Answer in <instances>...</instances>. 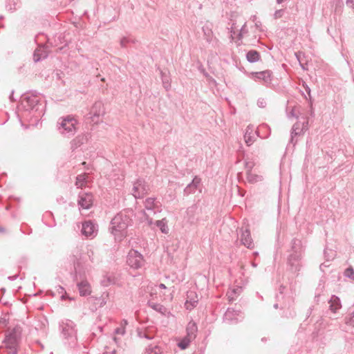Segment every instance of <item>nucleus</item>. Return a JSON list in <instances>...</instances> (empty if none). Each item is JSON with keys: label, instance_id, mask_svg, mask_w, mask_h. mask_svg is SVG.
<instances>
[{"label": "nucleus", "instance_id": "obj_1", "mask_svg": "<svg viewBox=\"0 0 354 354\" xmlns=\"http://www.w3.org/2000/svg\"><path fill=\"white\" fill-rule=\"evenodd\" d=\"M68 261L73 264L76 279L80 280L77 284L80 295L82 297L90 295L91 287L86 279V274L88 272L91 266L86 263L85 257L77 248L69 256Z\"/></svg>", "mask_w": 354, "mask_h": 354}, {"label": "nucleus", "instance_id": "obj_2", "mask_svg": "<svg viewBox=\"0 0 354 354\" xmlns=\"http://www.w3.org/2000/svg\"><path fill=\"white\" fill-rule=\"evenodd\" d=\"M132 210H123L112 218L109 230L115 241H121L127 236V228L131 224Z\"/></svg>", "mask_w": 354, "mask_h": 354}, {"label": "nucleus", "instance_id": "obj_3", "mask_svg": "<svg viewBox=\"0 0 354 354\" xmlns=\"http://www.w3.org/2000/svg\"><path fill=\"white\" fill-rule=\"evenodd\" d=\"M40 100L41 97L35 91L28 92L23 95L21 104L18 107V111L19 112L18 116L21 118L28 113L38 111L39 106H41L39 104Z\"/></svg>", "mask_w": 354, "mask_h": 354}, {"label": "nucleus", "instance_id": "obj_4", "mask_svg": "<svg viewBox=\"0 0 354 354\" xmlns=\"http://www.w3.org/2000/svg\"><path fill=\"white\" fill-rule=\"evenodd\" d=\"M59 326L64 344L71 348L75 347L77 344L75 324L70 319H64L59 322Z\"/></svg>", "mask_w": 354, "mask_h": 354}, {"label": "nucleus", "instance_id": "obj_5", "mask_svg": "<svg viewBox=\"0 0 354 354\" xmlns=\"http://www.w3.org/2000/svg\"><path fill=\"white\" fill-rule=\"evenodd\" d=\"M78 122L77 119L71 115L61 117L57 122V129L63 136L71 138L77 131Z\"/></svg>", "mask_w": 354, "mask_h": 354}, {"label": "nucleus", "instance_id": "obj_6", "mask_svg": "<svg viewBox=\"0 0 354 354\" xmlns=\"http://www.w3.org/2000/svg\"><path fill=\"white\" fill-rule=\"evenodd\" d=\"M250 77L257 82H259L266 87H270L272 81V72L270 70H266L259 72H252L250 73Z\"/></svg>", "mask_w": 354, "mask_h": 354}, {"label": "nucleus", "instance_id": "obj_7", "mask_svg": "<svg viewBox=\"0 0 354 354\" xmlns=\"http://www.w3.org/2000/svg\"><path fill=\"white\" fill-rule=\"evenodd\" d=\"M104 113L105 111L102 102L98 101L93 104L88 113V116L91 122L97 124L102 120Z\"/></svg>", "mask_w": 354, "mask_h": 354}, {"label": "nucleus", "instance_id": "obj_8", "mask_svg": "<svg viewBox=\"0 0 354 354\" xmlns=\"http://www.w3.org/2000/svg\"><path fill=\"white\" fill-rule=\"evenodd\" d=\"M145 210L143 211V214L145 219L148 221L149 225L152 223V218L151 216L159 212V207L156 203V198H147L144 202Z\"/></svg>", "mask_w": 354, "mask_h": 354}, {"label": "nucleus", "instance_id": "obj_9", "mask_svg": "<svg viewBox=\"0 0 354 354\" xmlns=\"http://www.w3.org/2000/svg\"><path fill=\"white\" fill-rule=\"evenodd\" d=\"M308 118H303L302 122L299 121L296 122L292 127L290 142L295 145L297 142V141H294L295 137L304 133V132L308 129Z\"/></svg>", "mask_w": 354, "mask_h": 354}, {"label": "nucleus", "instance_id": "obj_10", "mask_svg": "<svg viewBox=\"0 0 354 354\" xmlns=\"http://www.w3.org/2000/svg\"><path fill=\"white\" fill-rule=\"evenodd\" d=\"M213 25L207 22L202 28L203 32L204 39L213 47H216L218 45V39L214 36L212 31Z\"/></svg>", "mask_w": 354, "mask_h": 354}, {"label": "nucleus", "instance_id": "obj_11", "mask_svg": "<svg viewBox=\"0 0 354 354\" xmlns=\"http://www.w3.org/2000/svg\"><path fill=\"white\" fill-rule=\"evenodd\" d=\"M303 257L290 254L288 257V270L293 274L298 275L302 267L301 259Z\"/></svg>", "mask_w": 354, "mask_h": 354}, {"label": "nucleus", "instance_id": "obj_12", "mask_svg": "<svg viewBox=\"0 0 354 354\" xmlns=\"http://www.w3.org/2000/svg\"><path fill=\"white\" fill-rule=\"evenodd\" d=\"M149 190V185L142 179L134 182V198H142Z\"/></svg>", "mask_w": 354, "mask_h": 354}, {"label": "nucleus", "instance_id": "obj_13", "mask_svg": "<svg viewBox=\"0 0 354 354\" xmlns=\"http://www.w3.org/2000/svg\"><path fill=\"white\" fill-rule=\"evenodd\" d=\"M93 195L91 193L80 192L78 195V205L80 208L88 209L93 205Z\"/></svg>", "mask_w": 354, "mask_h": 354}, {"label": "nucleus", "instance_id": "obj_14", "mask_svg": "<svg viewBox=\"0 0 354 354\" xmlns=\"http://www.w3.org/2000/svg\"><path fill=\"white\" fill-rule=\"evenodd\" d=\"M241 317V312L236 310L234 308H228L224 314V322L227 324H236L239 322V318Z\"/></svg>", "mask_w": 354, "mask_h": 354}, {"label": "nucleus", "instance_id": "obj_15", "mask_svg": "<svg viewBox=\"0 0 354 354\" xmlns=\"http://www.w3.org/2000/svg\"><path fill=\"white\" fill-rule=\"evenodd\" d=\"M82 233L87 238H93L97 234V226L91 221H85L82 223Z\"/></svg>", "mask_w": 354, "mask_h": 354}, {"label": "nucleus", "instance_id": "obj_16", "mask_svg": "<svg viewBox=\"0 0 354 354\" xmlns=\"http://www.w3.org/2000/svg\"><path fill=\"white\" fill-rule=\"evenodd\" d=\"M241 243L249 249L254 248V245L251 237L250 231L248 227H243L240 230Z\"/></svg>", "mask_w": 354, "mask_h": 354}, {"label": "nucleus", "instance_id": "obj_17", "mask_svg": "<svg viewBox=\"0 0 354 354\" xmlns=\"http://www.w3.org/2000/svg\"><path fill=\"white\" fill-rule=\"evenodd\" d=\"M292 247L290 254H296L297 256H304L305 248L300 239H293L292 240Z\"/></svg>", "mask_w": 354, "mask_h": 354}, {"label": "nucleus", "instance_id": "obj_18", "mask_svg": "<svg viewBox=\"0 0 354 354\" xmlns=\"http://www.w3.org/2000/svg\"><path fill=\"white\" fill-rule=\"evenodd\" d=\"M243 291V287L241 286H234L229 288L226 296L230 302L234 301Z\"/></svg>", "mask_w": 354, "mask_h": 354}, {"label": "nucleus", "instance_id": "obj_19", "mask_svg": "<svg viewBox=\"0 0 354 354\" xmlns=\"http://www.w3.org/2000/svg\"><path fill=\"white\" fill-rule=\"evenodd\" d=\"M48 56V52L46 48L41 46L37 48L33 54V59L35 62H39L43 59L46 58Z\"/></svg>", "mask_w": 354, "mask_h": 354}, {"label": "nucleus", "instance_id": "obj_20", "mask_svg": "<svg viewBox=\"0 0 354 354\" xmlns=\"http://www.w3.org/2000/svg\"><path fill=\"white\" fill-rule=\"evenodd\" d=\"M328 303L330 310L334 313H337L342 308L340 299L335 295H332Z\"/></svg>", "mask_w": 354, "mask_h": 354}, {"label": "nucleus", "instance_id": "obj_21", "mask_svg": "<svg viewBox=\"0 0 354 354\" xmlns=\"http://www.w3.org/2000/svg\"><path fill=\"white\" fill-rule=\"evenodd\" d=\"M198 327L195 322H189L186 328L187 335L185 336L194 340L197 334Z\"/></svg>", "mask_w": 354, "mask_h": 354}, {"label": "nucleus", "instance_id": "obj_22", "mask_svg": "<svg viewBox=\"0 0 354 354\" xmlns=\"http://www.w3.org/2000/svg\"><path fill=\"white\" fill-rule=\"evenodd\" d=\"M254 128L252 126H248L245 135L244 140L248 146H250L255 141V136L253 133Z\"/></svg>", "mask_w": 354, "mask_h": 354}, {"label": "nucleus", "instance_id": "obj_23", "mask_svg": "<svg viewBox=\"0 0 354 354\" xmlns=\"http://www.w3.org/2000/svg\"><path fill=\"white\" fill-rule=\"evenodd\" d=\"M145 261L143 256L134 250V269L141 268L145 265Z\"/></svg>", "mask_w": 354, "mask_h": 354}, {"label": "nucleus", "instance_id": "obj_24", "mask_svg": "<svg viewBox=\"0 0 354 354\" xmlns=\"http://www.w3.org/2000/svg\"><path fill=\"white\" fill-rule=\"evenodd\" d=\"M194 295H195V292H187V299L185 304V308L187 310H192L198 304V299L192 298V296H194Z\"/></svg>", "mask_w": 354, "mask_h": 354}, {"label": "nucleus", "instance_id": "obj_25", "mask_svg": "<svg viewBox=\"0 0 354 354\" xmlns=\"http://www.w3.org/2000/svg\"><path fill=\"white\" fill-rule=\"evenodd\" d=\"M260 53L255 50H250L246 54V59L250 63H255L260 59Z\"/></svg>", "mask_w": 354, "mask_h": 354}, {"label": "nucleus", "instance_id": "obj_26", "mask_svg": "<svg viewBox=\"0 0 354 354\" xmlns=\"http://www.w3.org/2000/svg\"><path fill=\"white\" fill-rule=\"evenodd\" d=\"M149 306L156 311L160 313L162 315H165L167 313V310L162 305L154 303L153 301H148Z\"/></svg>", "mask_w": 354, "mask_h": 354}, {"label": "nucleus", "instance_id": "obj_27", "mask_svg": "<svg viewBox=\"0 0 354 354\" xmlns=\"http://www.w3.org/2000/svg\"><path fill=\"white\" fill-rule=\"evenodd\" d=\"M87 174H80L76 177L75 185L77 188H82L87 183Z\"/></svg>", "mask_w": 354, "mask_h": 354}, {"label": "nucleus", "instance_id": "obj_28", "mask_svg": "<svg viewBox=\"0 0 354 354\" xmlns=\"http://www.w3.org/2000/svg\"><path fill=\"white\" fill-rule=\"evenodd\" d=\"M301 86L304 88L305 91L307 93V94L309 97L308 98H307V97H305L309 102V104L310 106V115H313L314 114V111L313 109V100H312V97L310 95V88L304 81H302Z\"/></svg>", "mask_w": 354, "mask_h": 354}, {"label": "nucleus", "instance_id": "obj_29", "mask_svg": "<svg viewBox=\"0 0 354 354\" xmlns=\"http://www.w3.org/2000/svg\"><path fill=\"white\" fill-rule=\"evenodd\" d=\"M162 85L166 90H169L171 87L170 77L165 71H160Z\"/></svg>", "mask_w": 354, "mask_h": 354}, {"label": "nucleus", "instance_id": "obj_30", "mask_svg": "<svg viewBox=\"0 0 354 354\" xmlns=\"http://www.w3.org/2000/svg\"><path fill=\"white\" fill-rule=\"evenodd\" d=\"M137 335L140 338H145L148 340L152 339L153 338V335L151 334L146 329L137 328Z\"/></svg>", "mask_w": 354, "mask_h": 354}, {"label": "nucleus", "instance_id": "obj_31", "mask_svg": "<svg viewBox=\"0 0 354 354\" xmlns=\"http://www.w3.org/2000/svg\"><path fill=\"white\" fill-rule=\"evenodd\" d=\"M246 177L250 183H255L262 180L261 176L252 174V171H247Z\"/></svg>", "mask_w": 354, "mask_h": 354}, {"label": "nucleus", "instance_id": "obj_32", "mask_svg": "<svg viewBox=\"0 0 354 354\" xmlns=\"http://www.w3.org/2000/svg\"><path fill=\"white\" fill-rule=\"evenodd\" d=\"M192 341V339L189 338L187 336H185L184 337L180 339L177 345L181 350H185L189 346Z\"/></svg>", "mask_w": 354, "mask_h": 354}, {"label": "nucleus", "instance_id": "obj_33", "mask_svg": "<svg viewBox=\"0 0 354 354\" xmlns=\"http://www.w3.org/2000/svg\"><path fill=\"white\" fill-rule=\"evenodd\" d=\"M197 210V207L196 205H192L187 208V215L188 216V221L191 223H194L195 218H194V214L196 213Z\"/></svg>", "mask_w": 354, "mask_h": 354}, {"label": "nucleus", "instance_id": "obj_34", "mask_svg": "<svg viewBox=\"0 0 354 354\" xmlns=\"http://www.w3.org/2000/svg\"><path fill=\"white\" fill-rule=\"evenodd\" d=\"M19 4V0H7L6 6L8 10L13 11L17 9Z\"/></svg>", "mask_w": 354, "mask_h": 354}, {"label": "nucleus", "instance_id": "obj_35", "mask_svg": "<svg viewBox=\"0 0 354 354\" xmlns=\"http://www.w3.org/2000/svg\"><path fill=\"white\" fill-rule=\"evenodd\" d=\"M156 225L160 228V231L163 234H167L168 233V227L167 225V222L165 219L158 220L156 221Z\"/></svg>", "mask_w": 354, "mask_h": 354}, {"label": "nucleus", "instance_id": "obj_36", "mask_svg": "<svg viewBox=\"0 0 354 354\" xmlns=\"http://www.w3.org/2000/svg\"><path fill=\"white\" fill-rule=\"evenodd\" d=\"M84 138L82 136H77L75 139H73L71 142V147L73 151L77 149L78 147L81 146L84 141Z\"/></svg>", "mask_w": 354, "mask_h": 354}, {"label": "nucleus", "instance_id": "obj_37", "mask_svg": "<svg viewBox=\"0 0 354 354\" xmlns=\"http://www.w3.org/2000/svg\"><path fill=\"white\" fill-rule=\"evenodd\" d=\"M145 354H162L161 348L158 346H149L145 351Z\"/></svg>", "mask_w": 354, "mask_h": 354}, {"label": "nucleus", "instance_id": "obj_38", "mask_svg": "<svg viewBox=\"0 0 354 354\" xmlns=\"http://www.w3.org/2000/svg\"><path fill=\"white\" fill-rule=\"evenodd\" d=\"M344 321L347 326L354 327V311L348 313L345 317Z\"/></svg>", "mask_w": 354, "mask_h": 354}, {"label": "nucleus", "instance_id": "obj_39", "mask_svg": "<svg viewBox=\"0 0 354 354\" xmlns=\"http://www.w3.org/2000/svg\"><path fill=\"white\" fill-rule=\"evenodd\" d=\"M299 107L298 106H293L291 109V111L290 112H288L287 113V116L288 118H299Z\"/></svg>", "mask_w": 354, "mask_h": 354}, {"label": "nucleus", "instance_id": "obj_40", "mask_svg": "<svg viewBox=\"0 0 354 354\" xmlns=\"http://www.w3.org/2000/svg\"><path fill=\"white\" fill-rule=\"evenodd\" d=\"M127 324V320H123L122 324H121V326L117 328L115 330V333L120 334V335H124V333H125L124 326H126Z\"/></svg>", "mask_w": 354, "mask_h": 354}, {"label": "nucleus", "instance_id": "obj_41", "mask_svg": "<svg viewBox=\"0 0 354 354\" xmlns=\"http://www.w3.org/2000/svg\"><path fill=\"white\" fill-rule=\"evenodd\" d=\"M246 27H247L246 23H245L243 24V26L241 27L240 32H239V34L237 35L238 40H241L243 37V35L248 33V29Z\"/></svg>", "mask_w": 354, "mask_h": 354}, {"label": "nucleus", "instance_id": "obj_42", "mask_svg": "<svg viewBox=\"0 0 354 354\" xmlns=\"http://www.w3.org/2000/svg\"><path fill=\"white\" fill-rule=\"evenodd\" d=\"M56 290L59 295H60L61 299L64 300L66 297V292L63 287L61 286H57L56 287Z\"/></svg>", "mask_w": 354, "mask_h": 354}, {"label": "nucleus", "instance_id": "obj_43", "mask_svg": "<svg viewBox=\"0 0 354 354\" xmlns=\"http://www.w3.org/2000/svg\"><path fill=\"white\" fill-rule=\"evenodd\" d=\"M196 190V188H195L191 183H189L186 187L184 189V192L185 194L188 195L192 193H194Z\"/></svg>", "mask_w": 354, "mask_h": 354}, {"label": "nucleus", "instance_id": "obj_44", "mask_svg": "<svg viewBox=\"0 0 354 354\" xmlns=\"http://www.w3.org/2000/svg\"><path fill=\"white\" fill-rule=\"evenodd\" d=\"M344 274L346 277L350 278L354 281V270L350 267L345 270Z\"/></svg>", "mask_w": 354, "mask_h": 354}, {"label": "nucleus", "instance_id": "obj_45", "mask_svg": "<svg viewBox=\"0 0 354 354\" xmlns=\"http://www.w3.org/2000/svg\"><path fill=\"white\" fill-rule=\"evenodd\" d=\"M343 2L341 0H339L335 5V12H342L343 10Z\"/></svg>", "mask_w": 354, "mask_h": 354}, {"label": "nucleus", "instance_id": "obj_46", "mask_svg": "<svg viewBox=\"0 0 354 354\" xmlns=\"http://www.w3.org/2000/svg\"><path fill=\"white\" fill-rule=\"evenodd\" d=\"M201 182V179L198 176H196L193 178L192 181L191 182V184H192V185L195 188H196V189H197V187H198V186L200 185Z\"/></svg>", "mask_w": 354, "mask_h": 354}, {"label": "nucleus", "instance_id": "obj_47", "mask_svg": "<svg viewBox=\"0 0 354 354\" xmlns=\"http://www.w3.org/2000/svg\"><path fill=\"white\" fill-rule=\"evenodd\" d=\"M283 14H284V10H283V9L277 10L274 13V18L275 19H280L283 17Z\"/></svg>", "mask_w": 354, "mask_h": 354}, {"label": "nucleus", "instance_id": "obj_48", "mask_svg": "<svg viewBox=\"0 0 354 354\" xmlns=\"http://www.w3.org/2000/svg\"><path fill=\"white\" fill-rule=\"evenodd\" d=\"M257 105L260 108H264L266 107V102L265 100V99L263 98H259L258 100H257Z\"/></svg>", "mask_w": 354, "mask_h": 354}, {"label": "nucleus", "instance_id": "obj_49", "mask_svg": "<svg viewBox=\"0 0 354 354\" xmlns=\"http://www.w3.org/2000/svg\"><path fill=\"white\" fill-rule=\"evenodd\" d=\"M133 250V249H131L129 254H128V256H127V263H128V265L132 268L133 267V259L131 258V251Z\"/></svg>", "mask_w": 354, "mask_h": 354}, {"label": "nucleus", "instance_id": "obj_50", "mask_svg": "<svg viewBox=\"0 0 354 354\" xmlns=\"http://www.w3.org/2000/svg\"><path fill=\"white\" fill-rule=\"evenodd\" d=\"M346 5L348 8L354 11V0H346Z\"/></svg>", "mask_w": 354, "mask_h": 354}, {"label": "nucleus", "instance_id": "obj_51", "mask_svg": "<svg viewBox=\"0 0 354 354\" xmlns=\"http://www.w3.org/2000/svg\"><path fill=\"white\" fill-rule=\"evenodd\" d=\"M269 129V127H268L267 124H262V125H261V126H260V128H259V129H257V131H256L255 133H256L258 136H259V137H260V136H259V131H260V129ZM266 137H267V136H263V138H266ZM261 138H262V137L261 136Z\"/></svg>", "mask_w": 354, "mask_h": 354}, {"label": "nucleus", "instance_id": "obj_52", "mask_svg": "<svg viewBox=\"0 0 354 354\" xmlns=\"http://www.w3.org/2000/svg\"><path fill=\"white\" fill-rule=\"evenodd\" d=\"M253 167V163L247 162H245V168L247 169V171H252V169Z\"/></svg>", "mask_w": 354, "mask_h": 354}, {"label": "nucleus", "instance_id": "obj_53", "mask_svg": "<svg viewBox=\"0 0 354 354\" xmlns=\"http://www.w3.org/2000/svg\"><path fill=\"white\" fill-rule=\"evenodd\" d=\"M111 281V279L109 277H107L106 279L102 281V284L104 286H107L109 285Z\"/></svg>", "mask_w": 354, "mask_h": 354}, {"label": "nucleus", "instance_id": "obj_54", "mask_svg": "<svg viewBox=\"0 0 354 354\" xmlns=\"http://www.w3.org/2000/svg\"><path fill=\"white\" fill-rule=\"evenodd\" d=\"M87 256L89 258L90 261L91 262H93V252L91 250H88V251H87Z\"/></svg>", "mask_w": 354, "mask_h": 354}, {"label": "nucleus", "instance_id": "obj_55", "mask_svg": "<svg viewBox=\"0 0 354 354\" xmlns=\"http://www.w3.org/2000/svg\"><path fill=\"white\" fill-rule=\"evenodd\" d=\"M234 25L233 24L230 28V33H231V37H232V39H233V35L235 34V30H234Z\"/></svg>", "mask_w": 354, "mask_h": 354}, {"label": "nucleus", "instance_id": "obj_56", "mask_svg": "<svg viewBox=\"0 0 354 354\" xmlns=\"http://www.w3.org/2000/svg\"><path fill=\"white\" fill-rule=\"evenodd\" d=\"M126 42H127V39L125 38L122 39L121 40V45L122 46H126Z\"/></svg>", "mask_w": 354, "mask_h": 354}, {"label": "nucleus", "instance_id": "obj_57", "mask_svg": "<svg viewBox=\"0 0 354 354\" xmlns=\"http://www.w3.org/2000/svg\"><path fill=\"white\" fill-rule=\"evenodd\" d=\"M104 354H117L115 350H113L110 352L106 351Z\"/></svg>", "mask_w": 354, "mask_h": 354}, {"label": "nucleus", "instance_id": "obj_58", "mask_svg": "<svg viewBox=\"0 0 354 354\" xmlns=\"http://www.w3.org/2000/svg\"><path fill=\"white\" fill-rule=\"evenodd\" d=\"M17 276H16V275H14V276H10V277H8V279H9V280H11V281H13V280L16 279H17Z\"/></svg>", "mask_w": 354, "mask_h": 354}, {"label": "nucleus", "instance_id": "obj_59", "mask_svg": "<svg viewBox=\"0 0 354 354\" xmlns=\"http://www.w3.org/2000/svg\"><path fill=\"white\" fill-rule=\"evenodd\" d=\"M158 287H159L160 288H161V289H166V288H166V286H165V285L164 283H160V284L158 285Z\"/></svg>", "mask_w": 354, "mask_h": 354}, {"label": "nucleus", "instance_id": "obj_60", "mask_svg": "<svg viewBox=\"0 0 354 354\" xmlns=\"http://www.w3.org/2000/svg\"><path fill=\"white\" fill-rule=\"evenodd\" d=\"M261 26V23L260 21L255 22V26L257 28H259V27Z\"/></svg>", "mask_w": 354, "mask_h": 354}, {"label": "nucleus", "instance_id": "obj_61", "mask_svg": "<svg viewBox=\"0 0 354 354\" xmlns=\"http://www.w3.org/2000/svg\"><path fill=\"white\" fill-rule=\"evenodd\" d=\"M312 311H313V308L311 307L309 308V309L308 310V313H307L308 316H309L311 314Z\"/></svg>", "mask_w": 354, "mask_h": 354}, {"label": "nucleus", "instance_id": "obj_62", "mask_svg": "<svg viewBox=\"0 0 354 354\" xmlns=\"http://www.w3.org/2000/svg\"><path fill=\"white\" fill-rule=\"evenodd\" d=\"M13 94H14V91H12V93L11 95H10V99L11 101H14L15 100L13 99Z\"/></svg>", "mask_w": 354, "mask_h": 354}, {"label": "nucleus", "instance_id": "obj_63", "mask_svg": "<svg viewBox=\"0 0 354 354\" xmlns=\"http://www.w3.org/2000/svg\"><path fill=\"white\" fill-rule=\"evenodd\" d=\"M251 19L253 21H255L256 19H257V16L256 15H252L251 17Z\"/></svg>", "mask_w": 354, "mask_h": 354}, {"label": "nucleus", "instance_id": "obj_64", "mask_svg": "<svg viewBox=\"0 0 354 354\" xmlns=\"http://www.w3.org/2000/svg\"><path fill=\"white\" fill-rule=\"evenodd\" d=\"M251 265H252V266L253 268H257V263H256L255 262H252Z\"/></svg>", "mask_w": 354, "mask_h": 354}]
</instances>
